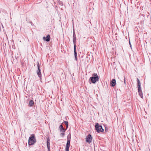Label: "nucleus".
<instances>
[{"instance_id":"8","label":"nucleus","mask_w":151,"mask_h":151,"mask_svg":"<svg viewBox=\"0 0 151 151\" xmlns=\"http://www.w3.org/2000/svg\"><path fill=\"white\" fill-rule=\"evenodd\" d=\"M59 130L61 132H65L66 130L67 129L66 128L65 129L63 127V126L62 124H61L60 125L59 127Z\"/></svg>"},{"instance_id":"15","label":"nucleus","mask_w":151,"mask_h":151,"mask_svg":"<svg viewBox=\"0 0 151 151\" xmlns=\"http://www.w3.org/2000/svg\"><path fill=\"white\" fill-rule=\"evenodd\" d=\"M37 66L38 70H37V72H40L41 69H40V64L38 62L37 63Z\"/></svg>"},{"instance_id":"1","label":"nucleus","mask_w":151,"mask_h":151,"mask_svg":"<svg viewBox=\"0 0 151 151\" xmlns=\"http://www.w3.org/2000/svg\"><path fill=\"white\" fill-rule=\"evenodd\" d=\"M99 77L97 73H94L92 74V76L90 77L89 80V82L91 83L90 81L93 83H95L99 81Z\"/></svg>"},{"instance_id":"11","label":"nucleus","mask_w":151,"mask_h":151,"mask_svg":"<svg viewBox=\"0 0 151 151\" xmlns=\"http://www.w3.org/2000/svg\"><path fill=\"white\" fill-rule=\"evenodd\" d=\"M116 84V81L115 79H113L110 83V85L111 86L114 87Z\"/></svg>"},{"instance_id":"14","label":"nucleus","mask_w":151,"mask_h":151,"mask_svg":"<svg viewBox=\"0 0 151 151\" xmlns=\"http://www.w3.org/2000/svg\"><path fill=\"white\" fill-rule=\"evenodd\" d=\"M34 104V101L32 100H31L29 101V105L30 106H32Z\"/></svg>"},{"instance_id":"3","label":"nucleus","mask_w":151,"mask_h":151,"mask_svg":"<svg viewBox=\"0 0 151 151\" xmlns=\"http://www.w3.org/2000/svg\"><path fill=\"white\" fill-rule=\"evenodd\" d=\"M137 87L138 89V92L139 93V95L141 98H143V93L142 91L141 83L139 79L137 78Z\"/></svg>"},{"instance_id":"6","label":"nucleus","mask_w":151,"mask_h":151,"mask_svg":"<svg viewBox=\"0 0 151 151\" xmlns=\"http://www.w3.org/2000/svg\"><path fill=\"white\" fill-rule=\"evenodd\" d=\"M86 139V142L90 144L92 142L93 138L91 135L90 134H89L87 136Z\"/></svg>"},{"instance_id":"19","label":"nucleus","mask_w":151,"mask_h":151,"mask_svg":"<svg viewBox=\"0 0 151 151\" xmlns=\"http://www.w3.org/2000/svg\"><path fill=\"white\" fill-rule=\"evenodd\" d=\"M124 84H126L125 78V77L124 76Z\"/></svg>"},{"instance_id":"18","label":"nucleus","mask_w":151,"mask_h":151,"mask_svg":"<svg viewBox=\"0 0 151 151\" xmlns=\"http://www.w3.org/2000/svg\"><path fill=\"white\" fill-rule=\"evenodd\" d=\"M29 23H30V24H31V25H32H32H33V23H32V22H31V21H30V22H29Z\"/></svg>"},{"instance_id":"9","label":"nucleus","mask_w":151,"mask_h":151,"mask_svg":"<svg viewBox=\"0 0 151 151\" xmlns=\"http://www.w3.org/2000/svg\"><path fill=\"white\" fill-rule=\"evenodd\" d=\"M50 139L49 137H48L47 139V149L48 151L50 150Z\"/></svg>"},{"instance_id":"2","label":"nucleus","mask_w":151,"mask_h":151,"mask_svg":"<svg viewBox=\"0 0 151 151\" xmlns=\"http://www.w3.org/2000/svg\"><path fill=\"white\" fill-rule=\"evenodd\" d=\"M36 142V139L34 134H31L29 138L28 144L29 145H34Z\"/></svg>"},{"instance_id":"20","label":"nucleus","mask_w":151,"mask_h":151,"mask_svg":"<svg viewBox=\"0 0 151 151\" xmlns=\"http://www.w3.org/2000/svg\"><path fill=\"white\" fill-rule=\"evenodd\" d=\"M75 60H76V61H77L78 60L77 57H75Z\"/></svg>"},{"instance_id":"21","label":"nucleus","mask_w":151,"mask_h":151,"mask_svg":"<svg viewBox=\"0 0 151 151\" xmlns=\"http://www.w3.org/2000/svg\"><path fill=\"white\" fill-rule=\"evenodd\" d=\"M129 44L130 47L131 48L132 47V45H131V44L130 43V41L129 40Z\"/></svg>"},{"instance_id":"16","label":"nucleus","mask_w":151,"mask_h":151,"mask_svg":"<svg viewBox=\"0 0 151 151\" xmlns=\"http://www.w3.org/2000/svg\"><path fill=\"white\" fill-rule=\"evenodd\" d=\"M63 123H64L65 125L66 126V129H67L68 125V122L67 121H64Z\"/></svg>"},{"instance_id":"7","label":"nucleus","mask_w":151,"mask_h":151,"mask_svg":"<svg viewBox=\"0 0 151 151\" xmlns=\"http://www.w3.org/2000/svg\"><path fill=\"white\" fill-rule=\"evenodd\" d=\"M73 42L74 45L76 44V38L75 31L73 28Z\"/></svg>"},{"instance_id":"10","label":"nucleus","mask_w":151,"mask_h":151,"mask_svg":"<svg viewBox=\"0 0 151 151\" xmlns=\"http://www.w3.org/2000/svg\"><path fill=\"white\" fill-rule=\"evenodd\" d=\"M50 36L49 35H48L46 37H44L43 39L47 42H49L50 41Z\"/></svg>"},{"instance_id":"12","label":"nucleus","mask_w":151,"mask_h":151,"mask_svg":"<svg viewBox=\"0 0 151 151\" xmlns=\"http://www.w3.org/2000/svg\"><path fill=\"white\" fill-rule=\"evenodd\" d=\"M74 54L75 57H77V53L76 51V45H74Z\"/></svg>"},{"instance_id":"4","label":"nucleus","mask_w":151,"mask_h":151,"mask_svg":"<svg viewBox=\"0 0 151 151\" xmlns=\"http://www.w3.org/2000/svg\"><path fill=\"white\" fill-rule=\"evenodd\" d=\"M67 141L66 145V147L65 148V151H69L70 143L71 139V134L70 133L67 136Z\"/></svg>"},{"instance_id":"17","label":"nucleus","mask_w":151,"mask_h":151,"mask_svg":"<svg viewBox=\"0 0 151 151\" xmlns=\"http://www.w3.org/2000/svg\"><path fill=\"white\" fill-rule=\"evenodd\" d=\"M64 133V132H62L60 133V136H62V137H63L65 135V134Z\"/></svg>"},{"instance_id":"22","label":"nucleus","mask_w":151,"mask_h":151,"mask_svg":"<svg viewBox=\"0 0 151 151\" xmlns=\"http://www.w3.org/2000/svg\"><path fill=\"white\" fill-rule=\"evenodd\" d=\"M107 130V129H106V128H105V131H106V130Z\"/></svg>"},{"instance_id":"5","label":"nucleus","mask_w":151,"mask_h":151,"mask_svg":"<svg viewBox=\"0 0 151 151\" xmlns=\"http://www.w3.org/2000/svg\"><path fill=\"white\" fill-rule=\"evenodd\" d=\"M95 128L96 132L98 133H99L100 132H103L104 131V129H103L102 126L99 125L98 123H96Z\"/></svg>"},{"instance_id":"13","label":"nucleus","mask_w":151,"mask_h":151,"mask_svg":"<svg viewBox=\"0 0 151 151\" xmlns=\"http://www.w3.org/2000/svg\"><path fill=\"white\" fill-rule=\"evenodd\" d=\"M37 73L38 76L40 78V80H41L42 77L41 72H37Z\"/></svg>"}]
</instances>
